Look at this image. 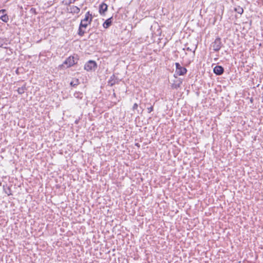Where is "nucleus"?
<instances>
[{
  "mask_svg": "<svg viewBox=\"0 0 263 263\" xmlns=\"http://www.w3.org/2000/svg\"><path fill=\"white\" fill-rule=\"evenodd\" d=\"M76 0H70V3H74Z\"/></svg>",
  "mask_w": 263,
  "mask_h": 263,
  "instance_id": "obj_20",
  "label": "nucleus"
},
{
  "mask_svg": "<svg viewBox=\"0 0 263 263\" xmlns=\"http://www.w3.org/2000/svg\"><path fill=\"white\" fill-rule=\"evenodd\" d=\"M176 73L178 76H182L186 73L187 70L184 67H181L178 63H176Z\"/></svg>",
  "mask_w": 263,
  "mask_h": 263,
  "instance_id": "obj_3",
  "label": "nucleus"
},
{
  "mask_svg": "<svg viewBox=\"0 0 263 263\" xmlns=\"http://www.w3.org/2000/svg\"><path fill=\"white\" fill-rule=\"evenodd\" d=\"M107 5L105 3H102L100 5L99 12L101 14H103L107 10Z\"/></svg>",
  "mask_w": 263,
  "mask_h": 263,
  "instance_id": "obj_8",
  "label": "nucleus"
},
{
  "mask_svg": "<svg viewBox=\"0 0 263 263\" xmlns=\"http://www.w3.org/2000/svg\"><path fill=\"white\" fill-rule=\"evenodd\" d=\"M153 110V107L152 106L147 108L148 112L150 113Z\"/></svg>",
  "mask_w": 263,
  "mask_h": 263,
  "instance_id": "obj_17",
  "label": "nucleus"
},
{
  "mask_svg": "<svg viewBox=\"0 0 263 263\" xmlns=\"http://www.w3.org/2000/svg\"><path fill=\"white\" fill-rule=\"evenodd\" d=\"M235 10L237 13L239 14H241L243 12V10L242 8L240 6H238L235 8Z\"/></svg>",
  "mask_w": 263,
  "mask_h": 263,
  "instance_id": "obj_11",
  "label": "nucleus"
},
{
  "mask_svg": "<svg viewBox=\"0 0 263 263\" xmlns=\"http://www.w3.org/2000/svg\"><path fill=\"white\" fill-rule=\"evenodd\" d=\"M26 90V85L25 84L21 87L18 88L17 91L19 94L21 95V94L24 93Z\"/></svg>",
  "mask_w": 263,
  "mask_h": 263,
  "instance_id": "obj_9",
  "label": "nucleus"
},
{
  "mask_svg": "<svg viewBox=\"0 0 263 263\" xmlns=\"http://www.w3.org/2000/svg\"><path fill=\"white\" fill-rule=\"evenodd\" d=\"M221 42L220 38H217L212 43V47L213 49L215 51H219L221 47Z\"/></svg>",
  "mask_w": 263,
  "mask_h": 263,
  "instance_id": "obj_4",
  "label": "nucleus"
},
{
  "mask_svg": "<svg viewBox=\"0 0 263 263\" xmlns=\"http://www.w3.org/2000/svg\"><path fill=\"white\" fill-rule=\"evenodd\" d=\"M74 96L75 98L78 99H82L83 95V93L80 92H76L74 94Z\"/></svg>",
  "mask_w": 263,
  "mask_h": 263,
  "instance_id": "obj_12",
  "label": "nucleus"
},
{
  "mask_svg": "<svg viewBox=\"0 0 263 263\" xmlns=\"http://www.w3.org/2000/svg\"><path fill=\"white\" fill-rule=\"evenodd\" d=\"M4 45V43L3 42V40L0 39V47H3Z\"/></svg>",
  "mask_w": 263,
  "mask_h": 263,
  "instance_id": "obj_15",
  "label": "nucleus"
},
{
  "mask_svg": "<svg viewBox=\"0 0 263 263\" xmlns=\"http://www.w3.org/2000/svg\"><path fill=\"white\" fill-rule=\"evenodd\" d=\"M78 80H76V81H72L70 82V85H72V86H76L78 85Z\"/></svg>",
  "mask_w": 263,
  "mask_h": 263,
  "instance_id": "obj_13",
  "label": "nucleus"
},
{
  "mask_svg": "<svg viewBox=\"0 0 263 263\" xmlns=\"http://www.w3.org/2000/svg\"><path fill=\"white\" fill-rule=\"evenodd\" d=\"M111 17L107 19V20H106V21L103 23V27L105 28H107L108 27H109V26L110 25L111 23Z\"/></svg>",
  "mask_w": 263,
  "mask_h": 263,
  "instance_id": "obj_10",
  "label": "nucleus"
},
{
  "mask_svg": "<svg viewBox=\"0 0 263 263\" xmlns=\"http://www.w3.org/2000/svg\"><path fill=\"white\" fill-rule=\"evenodd\" d=\"M75 64L74 58L73 57H69L67 58L62 64L64 67H69Z\"/></svg>",
  "mask_w": 263,
  "mask_h": 263,
  "instance_id": "obj_5",
  "label": "nucleus"
},
{
  "mask_svg": "<svg viewBox=\"0 0 263 263\" xmlns=\"http://www.w3.org/2000/svg\"><path fill=\"white\" fill-rule=\"evenodd\" d=\"M138 108V104L137 103H135L133 106V109L135 110Z\"/></svg>",
  "mask_w": 263,
  "mask_h": 263,
  "instance_id": "obj_16",
  "label": "nucleus"
},
{
  "mask_svg": "<svg viewBox=\"0 0 263 263\" xmlns=\"http://www.w3.org/2000/svg\"><path fill=\"white\" fill-rule=\"evenodd\" d=\"M76 9H77V12H79V11H80V9H79V8H78V7H76Z\"/></svg>",
  "mask_w": 263,
  "mask_h": 263,
  "instance_id": "obj_19",
  "label": "nucleus"
},
{
  "mask_svg": "<svg viewBox=\"0 0 263 263\" xmlns=\"http://www.w3.org/2000/svg\"><path fill=\"white\" fill-rule=\"evenodd\" d=\"M92 15L88 11L86 13L85 17L81 22L79 26L78 34L83 36L86 32V29L89 24H90L92 21Z\"/></svg>",
  "mask_w": 263,
  "mask_h": 263,
  "instance_id": "obj_1",
  "label": "nucleus"
},
{
  "mask_svg": "<svg viewBox=\"0 0 263 263\" xmlns=\"http://www.w3.org/2000/svg\"><path fill=\"white\" fill-rule=\"evenodd\" d=\"M213 71L217 75H221L223 72V68L221 66H216L214 67Z\"/></svg>",
  "mask_w": 263,
  "mask_h": 263,
  "instance_id": "obj_7",
  "label": "nucleus"
},
{
  "mask_svg": "<svg viewBox=\"0 0 263 263\" xmlns=\"http://www.w3.org/2000/svg\"><path fill=\"white\" fill-rule=\"evenodd\" d=\"M97 68V64L94 61L90 60L86 63L84 69L87 71L95 70Z\"/></svg>",
  "mask_w": 263,
  "mask_h": 263,
  "instance_id": "obj_2",
  "label": "nucleus"
},
{
  "mask_svg": "<svg viewBox=\"0 0 263 263\" xmlns=\"http://www.w3.org/2000/svg\"><path fill=\"white\" fill-rule=\"evenodd\" d=\"M0 20L5 23L8 22L9 16L6 13V10L2 9L0 10Z\"/></svg>",
  "mask_w": 263,
  "mask_h": 263,
  "instance_id": "obj_6",
  "label": "nucleus"
},
{
  "mask_svg": "<svg viewBox=\"0 0 263 263\" xmlns=\"http://www.w3.org/2000/svg\"><path fill=\"white\" fill-rule=\"evenodd\" d=\"M196 48V47H195L194 49L191 48H190V47H187V48H186V50H189V51H193V52L194 53V52H195V51Z\"/></svg>",
  "mask_w": 263,
  "mask_h": 263,
  "instance_id": "obj_14",
  "label": "nucleus"
},
{
  "mask_svg": "<svg viewBox=\"0 0 263 263\" xmlns=\"http://www.w3.org/2000/svg\"><path fill=\"white\" fill-rule=\"evenodd\" d=\"M108 83L111 85V86H112L114 84V83L113 82H111V81H109Z\"/></svg>",
  "mask_w": 263,
  "mask_h": 263,
  "instance_id": "obj_18",
  "label": "nucleus"
}]
</instances>
